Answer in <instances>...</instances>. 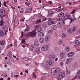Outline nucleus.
Masks as SVG:
<instances>
[{
  "mask_svg": "<svg viewBox=\"0 0 80 80\" xmlns=\"http://www.w3.org/2000/svg\"><path fill=\"white\" fill-rule=\"evenodd\" d=\"M64 77L65 73L64 72H60L58 77V80H60V79H62V78H64Z\"/></svg>",
  "mask_w": 80,
  "mask_h": 80,
  "instance_id": "obj_1",
  "label": "nucleus"
},
{
  "mask_svg": "<svg viewBox=\"0 0 80 80\" xmlns=\"http://www.w3.org/2000/svg\"><path fill=\"white\" fill-rule=\"evenodd\" d=\"M53 71V69H52L51 71V72L52 75H57V74H58L60 72V70L58 69H56Z\"/></svg>",
  "mask_w": 80,
  "mask_h": 80,
  "instance_id": "obj_2",
  "label": "nucleus"
},
{
  "mask_svg": "<svg viewBox=\"0 0 80 80\" xmlns=\"http://www.w3.org/2000/svg\"><path fill=\"white\" fill-rule=\"evenodd\" d=\"M47 64L49 66H51L54 64V61L53 60H50L47 62Z\"/></svg>",
  "mask_w": 80,
  "mask_h": 80,
  "instance_id": "obj_3",
  "label": "nucleus"
},
{
  "mask_svg": "<svg viewBox=\"0 0 80 80\" xmlns=\"http://www.w3.org/2000/svg\"><path fill=\"white\" fill-rule=\"evenodd\" d=\"M28 36L30 35V37L33 38L36 37V33L35 32H31L27 34Z\"/></svg>",
  "mask_w": 80,
  "mask_h": 80,
  "instance_id": "obj_4",
  "label": "nucleus"
},
{
  "mask_svg": "<svg viewBox=\"0 0 80 80\" xmlns=\"http://www.w3.org/2000/svg\"><path fill=\"white\" fill-rule=\"evenodd\" d=\"M51 38V35L50 34H48L47 35L46 37V42H48L49 40H50V38Z\"/></svg>",
  "mask_w": 80,
  "mask_h": 80,
  "instance_id": "obj_5",
  "label": "nucleus"
},
{
  "mask_svg": "<svg viewBox=\"0 0 80 80\" xmlns=\"http://www.w3.org/2000/svg\"><path fill=\"white\" fill-rule=\"evenodd\" d=\"M51 29L52 30H57V28H58V27L56 25L52 26L51 27Z\"/></svg>",
  "mask_w": 80,
  "mask_h": 80,
  "instance_id": "obj_6",
  "label": "nucleus"
},
{
  "mask_svg": "<svg viewBox=\"0 0 80 80\" xmlns=\"http://www.w3.org/2000/svg\"><path fill=\"white\" fill-rule=\"evenodd\" d=\"M48 13L49 16H50V17H52L54 14V12L52 11H50L48 12Z\"/></svg>",
  "mask_w": 80,
  "mask_h": 80,
  "instance_id": "obj_7",
  "label": "nucleus"
},
{
  "mask_svg": "<svg viewBox=\"0 0 80 80\" xmlns=\"http://www.w3.org/2000/svg\"><path fill=\"white\" fill-rule=\"evenodd\" d=\"M55 56L53 55H50L49 56V58L50 59V60H53V59H55Z\"/></svg>",
  "mask_w": 80,
  "mask_h": 80,
  "instance_id": "obj_8",
  "label": "nucleus"
},
{
  "mask_svg": "<svg viewBox=\"0 0 80 80\" xmlns=\"http://www.w3.org/2000/svg\"><path fill=\"white\" fill-rule=\"evenodd\" d=\"M48 47L47 46H45L44 47H42L41 48L42 50V51H46V50H48Z\"/></svg>",
  "mask_w": 80,
  "mask_h": 80,
  "instance_id": "obj_9",
  "label": "nucleus"
},
{
  "mask_svg": "<svg viewBox=\"0 0 80 80\" xmlns=\"http://www.w3.org/2000/svg\"><path fill=\"white\" fill-rule=\"evenodd\" d=\"M58 15L59 17H63L65 16V14L63 12H61Z\"/></svg>",
  "mask_w": 80,
  "mask_h": 80,
  "instance_id": "obj_10",
  "label": "nucleus"
},
{
  "mask_svg": "<svg viewBox=\"0 0 80 80\" xmlns=\"http://www.w3.org/2000/svg\"><path fill=\"white\" fill-rule=\"evenodd\" d=\"M58 27H62L63 26V23L61 22H59L58 23Z\"/></svg>",
  "mask_w": 80,
  "mask_h": 80,
  "instance_id": "obj_11",
  "label": "nucleus"
},
{
  "mask_svg": "<svg viewBox=\"0 0 80 80\" xmlns=\"http://www.w3.org/2000/svg\"><path fill=\"white\" fill-rule=\"evenodd\" d=\"M67 38V35L64 33H63L61 36V38L62 39H65Z\"/></svg>",
  "mask_w": 80,
  "mask_h": 80,
  "instance_id": "obj_12",
  "label": "nucleus"
},
{
  "mask_svg": "<svg viewBox=\"0 0 80 80\" xmlns=\"http://www.w3.org/2000/svg\"><path fill=\"white\" fill-rule=\"evenodd\" d=\"M70 16H71L69 15H66L64 17V19H70L71 18Z\"/></svg>",
  "mask_w": 80,
  "mask_h": 80,
  "instance_id": "obj_13",
  "label": "nucleus"
},
{
  "mask_svg": "<svg viewBox=\"0 0 80 80\" xmlns=\"http://www.w3.org/2000/svg\"><path fill=\"white\" fill-rule=\"evenodd\" d=\"M73 55H74V52H72L68 53V56L69 57H73Z\"/></svg>",
  "mask_w": 80,
  "mask_h": 80,
  "instance_id": "obj_14",
  "label": "nucleus"
},
{
  "mask_svg": "<svg viewBox=\"0 0 80 80\" xmlns=\"http://www.w3.org/2000/svg\"><path fill=\"white\" fill-rule=\"evenodd\" d=\"M72 33V28H68V34H71Z\"/></svg>",
  "mask_w": 80,
  "mask_h": 80,
  "instance_id": "obj_15",
  "label": "nucleus"
},
{
  "mask_svg": "<svg viewBox=\"0 0 80 80\" xmlns=\"http://www.w3.org/2000/svg\"><path fill=\"white\" fill-rule=\"evenodd\" d=\"M34 44L35 45H36L37 46H38V45L39 44L37 40H35L34 41Z\"/></svg>",
  "mask_w": 80,
  "mask_h": 80,
  "instance_id": "obj_16",
  "label": "nucleus"
},
{
  "mask_svg": "<svg viewBox=\"0 0 80 80\" xmlns=\"http://www.w3.org/2000/svg\"><path fill=\"white\" fill-rule=\"evenodd\" d=\"M55 23V22L54 21H50L48 22V25H52L53 24H54Z\"/></svg>",
  "mask_w": 80,
  "mask_h": 80,
  "instance_id": "obj_17",
  "label": "nucleus"
},
{
  "mask_svg": "<svg viewBox=\"0 0 80 80\" xmlns=\"http://www.w3.org/2000/svg\"><path fill=\"white\" fill-rule=\"evenodd\" d=\"M39 41L40 43H43L44 42V39L43 38H40L39 39Z\"/></svg>",
  "mask_w": 80,
  "mask_h": 80,
  "instance_id": "obj_18",
  "label": "nucleus"
},
{
  "mask_svg": "<svg viewBox=\"0 0 80 80\" xmlns=\"http://www.w3.org/2000/svg\"><path fill=\"white\" fill-rule=\"evenodd\" d=\"M60 60L61 61H62V62H63L65 61V57L63 56L60 57Z\"/></svg>",
  "mask_w": 80,
  "mask_h": 80,
  "instance_id": "obj_19",
  "label": "nucleus"
},
{
  "mask_svg": "<svg viewBox=\"0 0 80 80\" xmlns=\"http://www.w3.org/2000/svg\"><path fill=\"white\" fill-rule=\"evenodd\" d=\"M4 35V32L3 30H0V35L1 36H3Z\"/></svg>",
  "mask_w": 80,
  "mask_h": 80,
  "instance_id": "obj_20",
  "label": "nucleus"
},
{
  "mask_svg": "<svg viewBox=\"0 0 80 80\" xmlns=\"http://www.w3.org/2000/svg\"><path fill=\"white\" fill-rule=\"evenodd\" d=\"M6 12V10L5 9L4 10H2V11L1 13V15H3V14H5V12Z\"/></svg>",
  "mask_w": 80,
  "mask_h": 80,
  "instance_id": "obj_21",
  "label": "nucleus"
},
{
  "mask_svg": "<svg viewBox=\"0 0 80 80\" xmlns=\"http://www.w3.org/2000/svg\"><path fill=\"white\" fill-rule=\"evenodd\" d=\"M38 35L39 36H40L41 37H42L43 36V35H44V34H43V32H42L39 33Z\"/></svg>",
  "mask_w": 80,
  "mask_h": 80,
  "instance_id": "obj_22",
  "label": "nucleus"
},
{
  "mask_svg": "<svg viewBox=\"0 0 80 80\" xmlns=\"http://www.w3.org/2000/svg\"><path fill=\"white\" fill-rule=\"evenodd\" d=\"M35 52L37 53H38L40 52V49L39 48H37L35 50Z\"/></svg>",
  "mask_w": 80,
  "mask_h": 80,
  "instance_id": "obj_23",
  "label": "nucleus"
},
{
  "mask_svg": "<svg viewBox=\"0 0 80 80\" xmlns=\"http://www.w3.org/2000/svg\"><path fill=\"white\" fill-rule=\"evenodd\" d=\"M42 30V28L41 27H39L38 28L37 30L38 32H41Z\"/></svg>",
  "mask_w": 80,
  "mask_h": 80,
  "instance_id": "obj_24",
  "label": "nucleus"
},
{
  "mask_svg": "<svg viewBox=\"0 0 80 80\" xmlns=\"http://www.w3.org/2000/svg\"><path fill=\"white\" fill-rule=\"evenodd\" d=\"M5 40H3L1 41V45H4V44H5Z\"/></svg>",
  "mask_w": 80,
  "mask_h": 80,
  "instance_id": "obj_25",
  "label": "nucleus"
},
{
  "mask_svg": "<svg viewBox=\"0 0 80 80\" xmlns=\"http://www.w3.org/2000/svg\"><path fill=\"white\" fill-rule=\"evenodd\" d=\"M65 49L67 51V52H69V51H70V48H69L68 47H66Z\"/></svg>",
  "mask_w": 80,
  "mask_h": 80,
  "instance_id": "obj_26",
  "label": "nucleus"
},
{
  "mask_svg": "<svg viewBox=\"0 0 80 80\" xmlns=\"http://www.w3.org/2000/svg\"><path fill=\"white\" fill-rule=\"evenodd\" d=\"M3 22V19H2L1 21L0 22L1 26H2V25H3V23H4V22Z\"/></svg>",
  "mask_w": 80,
  "mask_h": 80,
  "instance_id": "obj_27",
  "label": "nucleus"
},
{
  "mask_svg": "<svg viewBox=\"0 0 80 80\" xmlns=\"http://www.w3.org/2000/svg\"><path fill=\"white\" fill-rule=\"evenodd\" d=\"M75 43L76 45H79L80 44V43L78 42V40H77L75 42Z\"/></svg>",
  "mask_w": 80,
  "mask_h": 80,
  "instance_id": "obj_28",
  "label": "nucleus"
},
{
  "mask_svg": "<svg viewBox=\"0 0 80 80\" xmlns=\"http://www.w3.org/2000/svg\"><path fill=\"white\" fill-rule=\"evenodd\" d=\"M63 10V9H58L56 10L57 12H61V11Z\"/></svg>",
  "mask_w": 80,
  "mask_h": 80,
  "instance_id": "obj_29",
  "label": "nucleus"
},
{
  "mask_svg": "<svg viewBox=\"0 0 80 80\" xmlns=\"http://www.w3.org/2000/svg\"><path fill=\"white\" fill-rule=\"evenodd\" d=\"M62 40H60L58 42V43L59 44H60V45H61V44H62L63 43V42H62Z\"/></svg>",
  "mask_w": 80,
  "mask_h": 80,
  "instance_id": "obj_30",
  "label": "nucleus"
},
{
  "mask_svg": "<svg viewBox=\"0 0 80 80\" xmlns=\"http://www.w3.org/2000/svg\"><path fill=\"white\" fill-rule=\"evenodd\" d=\"M76 29H77V27L74 26L72 28V31H75Z\"/></svg>",
  "mask_w": 80,
  "mask_h": 80,
  "instance_id": "obj_31",
  "label": "nucleus"
},
{
  "mask_svg": "<svg viewBox=\"0 0 80 80\" xmlns=\"http://www.w3.org/2000/svg\"><path fill=\"white\" fill-rule=\"evenodd\" d=\"M40 25H36L35 26L34 28H38V27H39Z\"/></svg>",
  "mask_w": 80,
  "mask_h": 80,
  "instance_id": "obj_32",
  "label": "nucleus"
},
{
  "mask_svg": "<svg viewBox=\"0 0 80 80\" xmlns=\"http://www.w3.org/2000/svg\"><path fill=\"white\" fill-rule=\"evenodd\" d=\"M54 50L56 52H58V48L57 47H56L54 48Z\"/></svg>",
  "mask_w": 80,
  "mask_h": 80,
  "instance_id": "obj_33",
  "label": "nucleus"
},
{
  "mask_svg": "<svg viewBox=\"0 0 80 80\" xmlns=\"http://www.w3.org/2000/svg\"><path fill=\"white\" fill-rule=\"evenodd\" d=\"M14 45L15 47L17 46V41H15L14 42Z\"/></svg>",
  "mask_w": 80,
  "mask_h": 80,
  "instance_id": "obj_34",
  "label": "nucleus"
},
{
  "mask_svg": "<svg viewBox=\"0 0 80 80\" xmlns=\"http://www.w3.org/2000/svg\"><path fill=\"white\" fill-rule=\"evenodd\" d=\"M42 27H43V28H46L47 27V24H44L42 25Z\"/></svg>",
  "mask_w": 80,
  "mask_h": 80,
  "instance_id": "obj_35",
  "label": "nucleus"
},
{
  "mask_svg": "<svg viewBox=\"0 0 80 80\" xmlns=\"http://www.w3.org/2000/svg\"><path fill=\"white\" fill-rule=\"evenodd\" d=\"M76 11H77V10H73L72 12L71 13H72V14H73L75 12H76Z\"/></svg>",
  "mask_w": 80,
  "mask_h": 80,
  "instance_id": "obj_36",
  "label": "nucleus"
},
{
  "mask_svg": "<svg viewBox=\"0 0 80 80\" xmlns=\"http://www.w3.org/2000/svg\"><path fill=\"white\" fill-rule=\"evenodd\" d=\"M70 62L69 60H68H68H67V61L66 62V64H68Z\"/></svg>",
  "mask_w": 80,
  "mask_h": 80,
  "instance_id": "obj_37",
  "label": "nucleus"
},
{
  "mask_svg": "<svg viewBox=\"0 0 80 80\" xmlns=\"http://www.w3.org/2000/svg\"><path fill=\"white\" fill-rule=\"evenodd\" d=\"M23 59L24 60H26L27 61V60H29V58H24Z\"/></svg>",
  "mask_w": 80,
  "mask_h": 80,
  "instance_id": "obj_38",
  "label": "nucleus"
},
{
  "mask_svg": "<svg viewBox=\"0 0 80 80\" xmlns=\"http://www.w3.org/2000/svg\"><path fill=\"white\" fill-rule=\"evenodd\" d=\"M52 33V31L49 30L48 31V34H49V35H51V33Z\"/></svg>",
  "mask_w": 80,
  "mask_h": 80,
  "instance_id": "obj_39",
  "label": "nucleus"
},
{
  "mask_svg": "<svg viewBox=\"0 0 80 80\" xmlns=\"http://www.w3.org/2000/svg\"><path fill=\"white\" fill-rule=\"evenodd\" d=\"M68 59V60H69V61H70V62H71V61L72 60H73V58H69Z\"/></svg>",
  "mask_w": 80,
  "mask_h": 80,
  "instance_id": "obj_40",
  "label": "nucleus"
},
{
  "mask_svg": "<svg viewBox=\"0 0 80 80\" xmlns=\"http://www.w3.org/2000/svg\"><path fill=\"white\" fill-rule=\"evenodd\" d=\"M25 12H30V8H29L26 9L25 11Z\"/></svg>",
  "mask_w": 80,
  "mask_h": 80,
  "instance_id": "obj_41",
  "label": "nucleus"
},
{
  "mask_svg": "<svg viewBox=\"0 0 80 80\" xmlns=\"http://www.w3.org/2000/svg\"><path fill=\"white\" fill-rule=\"evenodd\" d=\"M64 55V53H62L60 54V56L61 57H63V55Z\"/></svg>",
  "mask_w": 80,
  "mask_h": 80,
  "instance_id": "obj_42",
  "label": "nucleus"
},
{
  "mask_svg": "<svg viewBox=\"0 0 80 80\" xmlns=\"http://www.w3.org/2000/svg\"><path fill=\"white\" fill-rule=\"evenodd\" d=\"M40 22H41V19H38L36 21V23H39Z\"/></svg>",
  "mask_w": 80,
  "mask_h": 80,
  "instance_id": "obj_43",
  "label": "nucleus"
},
{
  "mask_svg": "<svg viewBox=\"0 0 80 80\" xmlns=\"http://www.w3.org/2000/svg\"><path fill=\"white\" fill-rule=\"evenodd\" d=\"M47 19H48L47 18H43L42 20V21H45V20H47Z\"/></svg>",
  "mask_w": 80,
  "mask_h": 80,
  "instance_id": "obj_44",
  "label": "nucleus"
},
{
  "mask_svg": "<svg viewBox=\"0 0 80 80\" xmlns=\"http://www.w3.org/2000/svg\"><path fill=\"white\" fill-rule=\"evenodd\" d=\"M22 43H25V39H22Z\"/></svg>",
  "mask_w": 80,
  "mask_h": 80,
  "instance_id": "obj_45",
  "label": "nucleus"
},
{
  "mask_svg": "<svg viewBox=\"0 0 80 80\" xmlns=\"http://www.w3.org/2000/svg\"><path fill=\"white\" fill-rule=\"evenodd\" d=\"M75 19H70V20H71V22H70V23H72V22H73V21H74Z\"/></svg>",
  "mask_w": 80,
  "mask_h": 80,
  "instance_id": "obj_46",
  "label": "nucleus"
},
{
  "mask_svg": "<svg viewBox=\"0 0 80 80\" xmlns=\"http://www.w3.org/2000/svg\"><path fill=\"white\" fill-rule=\"evenodd\" d=\"M26 29V30H27V31H28V30H29V28L27 26V28Z\"/></svg>",
  "mask_w": 80,
  "mask_h": 80,
  "instance_id": "obj_47",
  "label": "nucleus"
},
{
  "mask_svg": "<svg viewBox=\"0 0 80 80\" xmlns=\"http://www.w3.org/2000/svg\"><path fill=\"white\" fill-rule=\"evenodd\" d=\"M70 72V71H67L66 72V73L67 74H68L69 73V72Z\"/></svg>",
  "mask_w": 80,
  "mask_h": 80,
  "instance_id": "obj_48",
  "label": "nucleus"
},
{
  "mask_svg": "<svg viewBox=\"0 0 80 80\" xmlns=\"http://www.w3.org/2000/svg\"><path fill=\"white\" fill-rule=\"evenodd\" d=\"M4 6H5V7H7V6L6 5V2H4Z\"/></svg>",
  "mask_w": 80,
  "mask_h": 80,
  "instance_id": "obj_49",
  "label": "nucleus"
},
{
  "mask_svg": "<svg viewBox=\"0 0 80 80\" xmlns=\"http://www.w3.org/2000/svg\"><path fill=\"white\" fill-rule=\"evenodd\" d=\"M18 76H19L18 75H15L14 76V77H16V78H18Z\"/></svg>",
  "mask_w": 80,
  "mask_h": 80,
  "instance_id": "obj_50",
  "label": "nucleus"
},
{
  "mask_svg": "<svg viewBox=\"0 0 80 80\" xmlns=\"http://www.w3.org/2000/svg\"><path fill=\"white\" fill-rule=\"evenodd\" d=\"M60 65L61 66L63 65V63L62 62H61Z\"/></svg>",
  "mask_w": 80,
  "mask_h": 80,
  "instance_id": "obj_51",
  "label": "nucleus"
},
{
  "mask_svg": "<svg viewBox=\"0 0 80 80\" xmlns=\"http://www.w3.org/2000/svg\"><path fill=\"white\" fill-rule=\"evenodd\" d=\"M65 20H66V19H64L63 20H62V22H63V24H65Z\"/></svg>",
  "mask_w": 80,
  "mask_h": 80,
  "instance_id": "obj_52",
  "label": "nucleus"
},
{
  "mask_svg": "<svg viewBox=\"0 0 80 80\" xmlns=\"http://www.w3.org/2000/svg\"><path fill=\"white\" fill-rule=\"evenodd\" d=\"M33 76L35 77V78L36 77V76L35 75V73H33L32 75Z\"/></svg>",
  "mask_w": 80,
  "mask_h": 80,
  "instance_id": "obj_53",
  "label": "nucleus"
},
{
  "mask_svg": "<svg viewBox=\"0 0 80 80\" xmlns=\"http://www.w3.org/2000/svg\"><path fill=\"white\" fill-rule=\"evenodd\" d=\"M34 63H35V65H39L38 63L37 62H35Z\"/></svg>",
  "mask_w": 80,
  "mask_h": 80,
  "instance_id": "obj_54",
  "label": "nucleus"
},
{
  "mask_svg": "<svg viewBox=\"0 0 80 80\" xmlns=\"http://www.w3.org/2000/svg\"><path fill=\"white\" fill-rule=\"evenodd\" d=\"M45 68H46V69H48V68H49L48 67V66H45Z\"/></svg>",
  "mask_w": 80,
  "mask_h": 80,
  "instance_id": "obj_55",
  "label": "nucleus"
},
{
  "mask_svg": "<svg viewBox=\"0 0 80 80\" xmlns=\"http://www.w3.org/2000/svg\"><path fill=\"white\" fill-rule=\"evenodd\" d=\"M22 35L21 37H23V32H22Z\"/></svg>",
  "mask_w": 80,
  "mask_h": 80,
  "instance_id": "obj_56",
  "label": "nucleus"
},
{
  "mask_svg": "<svg viewBox=\"0 0 80 80\" xmlns=\"http://www.w3.org/2000/svg\"><path fill=\"white\" fill-rule=\"evenodd\" d=\"M45 78H44V77H42V78H41V80H45Z\"/></svg>",
  "mask_w": 80,
  "mask_h": 80,
  "instance_id": "obj_57",
  "label": "nucleus"
},
{
  "mask_svg": "<svg viewBox=\"0 0 80 80\" xmlns=\"http://www.w3.org/2000/svg\"><path fill=\"white\" fill-rule=\"evenodd\" d=\"M9 55H12V53H11V52L10 51L9 52Z\"/></svg>",
  "mask_w": 80,
  "mask_h": 80,
  "instance_id": "obj_58",
  "label": "nucleus"
},
{
  "mask_svg": "<svg viewBox=\"0 0 80 80\" xmlns=\"http://www.w3.org/2000/svg\"><path fill=\"white\" fill-rule=\"evenodd\" d=\"M11 61H12V62H14V59H13V58H11Z\"/></svg>",
  "mask_w": 80,
  "mask_h": 80,
  "instance_id": "obj_59",
  "label": "nucleus"
},
{
  "mask_svg": "<svg viewBox=\"0 0 80 80\" xmlns=\"http://www.w3.org/2000/svg\"><path fill=\"white\" fill-rule=\"evenodd\" d=\"M49 3H50V4H52V3L51 1H49L48 2Z\"/></svg>",
  "mask_w": 80,
  "mask_h": 80,
  "instance_id": "obj_60",
  "label": "nucleus"
},
{
  "mask_svg": "<svg viewBox=\"0 0 80 80\" xmlns=\"http://www.w3.org/2000/svg\"><path fill=\"white\" fill-rule=\"evenodd\" d=\"M9 48H10V45H8V46L7 47V49Z\"/></svg>",
  "mask_w": 80,
  "mask_h": 80,
  "instance_id": "obj_61",
  "label": "nucleus"
},
{
  "mask_svg": "<svg viewBox=\"0 0 80 80\" xmlns=\"http://www.w3.org/2000/svg\"><path fill=\"white\" fill-rule=\"evenodd\" d=\"M55 37H57V33H56L55 34Z\"/></svg>",
  "mask_w": 80,
  "mask_h": 80,
  "instance_id": "obj_62",
  "label": "nucleus"
},
{
  "mask_svg": "<svg viewBox=\"0 0 80 80\" xmlns=\"http://www.w3.org/2000/svg\"><path fill=\"white\" fill-rule=\"evenodd\" d=\"M3 17H4V15L2 16L1 15H0V18H2Z\"/></svg>",
  "mask_w": 80,
  "mask_h": 80,
  "instance_id": "obj_63",
  "label": "nucleus"
},
{
  "mask_svg": "<svg viewBox=\"0 0 80 80\" xmlns=\"http://www.w3.org/2000/svg\"><path fill=\"white\" fill-rule=\"evenodd\" d=\"M7 27H8L7 25H6L4 27V28H7Z\"/></svg>",
  "mask_w": 80,
  "mask_h": 80,
  "instance_id": "obj_64",
  "label": "nucleus"
}]
</instances>
